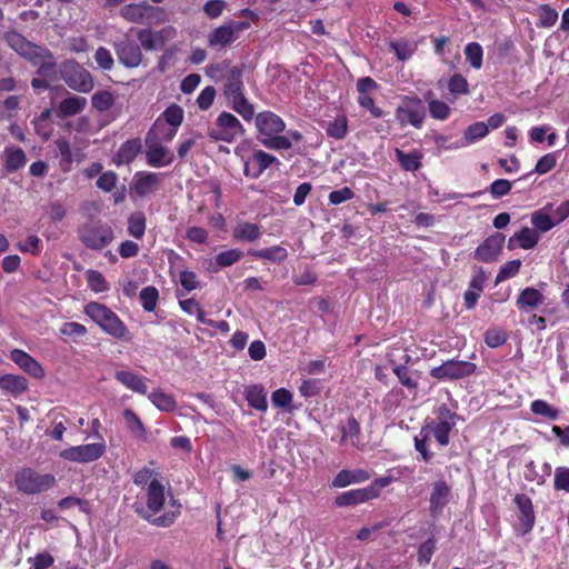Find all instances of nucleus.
I'll return each instance as SVG.
<instances>
[{
    "instance_id": "nucleus-1",
    "label": "nucleus",
    "mask_w": 569,
    "mask_h": 569,
    "mask_svg": "<svg viewBox=\"0 0 569 569\" xmlns=\"http://www.w3.org/2000/svg\"><path fill=\"white\" fill-rule=\"evenodd\" d=\"M4 39L10 48L37 68L38 76L52 77L58 73L54 56L48 48L30 42L17 31L7 32Z\"/></svg>"
},
{
    "instance_id": "nucleus-2",
    "label": "nucleus",
    "mask_w": 569,
    "mask_h": 569,
    "mask_svg": "<svg viewBox=\"0 0 569 569\" xmlns=\"http://www.w3.org/2000/svg\"><path fill=\"white\" fill-rule=\"evenodd\" d=\"M257 129V140L267 149L273 151L289 150L292 148L288 137H282L286 131V122L277 113L266 110L253 113Z\"/></svg>"
},
{
    "instance_id": "nucleus-3",
    "label": "nucleus",
    "mask_w": 569,
    "mask_h": 569,
    "mask_svg": "<svg viewBox=\"0 0 569 569\" xmlns=\"http://www.w3.org/2000/svg\"><path fill=\"white\" fill-rule=\"evenodd\" d=\"M244 66H233L224 79L223 94L230 107L246 121H251L254 113L253 104L244 96L242 80Z\"/></svg>"
},
{
    "instance_id": "nucleus-4",
    "label": "nucleus",
    "mask_w": 569,
    "mask_h": 569,
    "mask_svg": "<svg viewBox=\"0 0 569 569\" xmlns=\"http://www.w3.org/2000/svg\"><path fill=\"white\" fill-rule=\"evenodd\" d=\"M457 405L452 409L446 403H440L433 409L435 419L428 420L422 427H428V431L435 437L439 446L446 447L450 442V432L456 427L459 415L456 411Z\"/></svg>"
},
{
    "instance_id": "nucleus-5",
    "label": "nucleus",
    "mask_w": 569,
    "mask_h": 569,
    "mask_svg": "<svg viewBox=\"0 0 569 569\" xmlns=\"http://www.w3.org/2000/svg\"><path fill=\"white\" fill-rule=\"evenodd\" d=\"M84 313L94 321L104 332L116 339H124L128 329L123 321L107 306L99 302H89L84 307Z\"/></svg>"
},
{
    "instance_id": "nucleus-6",
    "label": "nucleus",
    "mask_w": 569,
    "mask_h": 569,
    "mask_svg": "<svg viewBox=\"0 0 569 569\" xmlns=\"http://www.w3.org/2000/svg\"><path fill=\"white\" fill-rule=\"evenodd\" d=\"M81 242L91 250L100 251L114 239L113 229L101 220H90L79 229Z\"/></svg>"
},
{
    "instance_id": "nucleus-7",
    "label": "nucleus",
    "mask_w": 569,
    "mask_h": 569,
    "mask_svg": "<svg viewBox=\"0 0 569 569\" xmlns=\"http://www.w3.org/2000/svg\"><path fill=\"white\" fill-rule=\"evenodd\" d=\"M59 72L67 86L74 91L88 93L93 89L94 82L91 73L76 60L62 62Z\"/></svg>"
},
{
    "instance_id": "nucleus-8",
    "label": "nucleus",
    "mask_w": 569,
    "mask_h": 569,
    "mask_svg": "<svg viewBox=\"0 0 569 569\" xmlns=\"http://www.w3.org/2000/svg\"><path fill=\"white\" fill-rule=\"evenodd\" d=\"M244 134V128L238 118L227 111L221 112L214 124L209 129L208 136L214 141L231 143Z\"/></svg>"
},
{
    "instance_id": "nucleus-9",
    "label": "nucleus",
    "mask_w": 569,
    "mask_h": 569,
    "mask_svg": "<svg viewBox=\"0 0 569 569\" xmlns=\"http://www.w3.org/2000/svg\"><path fill=\"white\" fill-rule=\"evenodd\" d=\"M14 481L19 491L33 495L50 489L56 479L50 473L41 475L31 468H24L16 473Z\"/></svg>"
},
{
    "instance_id": "nucleus-10",
    "label": "nucleus",
    "mask_w": 569,
    "mask_h": 569,
    "mask_svg": "<svg viewBox=\"0 0 569 569\" xmlns=\"http://www.w3.org/2000/svg\"><path fill=\"white\" fill-rule=\"evenodd\" d=\"M395 117L401 127L411 124L416 129H421L426 118V107L417 97H405L402 103L397 107Z\"/></svg>"
},
{
    "instance_id": "nucleus-11",
    "label": "nucleus",
    "mask_w": 569,
    "mask_h": 569,
    "mask_svg": "<svg viewBox=\"0 0 569 569\" xmlns=\"http://www.w3.org/2000/svg\"><path fill=\"white\" fill-rule=\"evenodd\" d=\"M477 366L463 360H448L430 370V376L437 380H458L475 373Z\"/></svg>"
},
{
    "instance_id": "nucleus-12",
    "label": "nucleus",
    "mask_w": 569,
    "mask_h": 569,
    "mask_svg": "<svg viewBox=\"0 0 569 569\" xmlns=\"http://www.w3.org/2000/svg\"><path fill=\"white\" fill-rule=\"evenodd\" d=\"M106 452V443L93 442L69 447L60 452V457L67 461L89 463L100 459Z\"/></svg>"
},
{
    "instance_id": "nucleus-13",
    "label": "nucleus",
    "mask_w": 569,
    "mask_h": 569,
    "mask_svg": "<svg viewBox=\"0 0 569 569\" xmlns=\"http://www.w3.org/2000/svg\"><path fill=\"white\" fill-rule=\"evenodd\" d=\"M241 160L244 176L251 179H258L272 164H280L277 157L261 149L253 150L249 156H242Z\"/></svg>"
},
{
    "instance_id": "nucleus-14",
    "label": "nucleus",
    "mask_w": 569,
    "mask_h": 569,
    "mask_svg": "<svg viewBox=\"0 0 569 569\" xmlns=\"http://www.w3.org/2000/svg\"><path fill=\"white\" fill-rule=\"evenodd\" d=\"M114 50L119 62L127 68H137L142 62L141 47L129 33L114 42Z\"/></svg>"
},
{
    "instance_id": "nucleus-15",
    "label": "nucleus",
    "mask_w": 569,
    "mask_h": 569,
    "mask_svg": "<svg viewBox=\"0 0 569 569\" xmlns=\"http://www.w3.org/2000/svg\"><path fill=\"white\" fill-rule=\"evenodd\" d=\"M148 136H150V133ZM146 142V160L150 167L162 168L173 162L174 156L169 148L159 141L151 140L149 137H147Z\"/></svg>"
},
{
    "instance_id": "nucleus-16",
    "label": "nucleus",
    "mask_w": 569,
    "mask_h": 569,
    "mask_svg": "<svg viewBox=\"0 0 569 569\" xmlns=\"http://www.w3.org/2000/svg\"><path fill=\"white\" fill-rule=\"evenodd\" d=\"M163 173L138 171L132 179V189L141 198L154 192L161 184Z\"/></svg>"
},
{
    "instance_id": "nucleus-17",
    "label": "nucleus",
    "mask_w": 569,
    "mask_h": 569,
    "mask_svg": "<svg viewBox=\"0 0 569 569\" xmlns=\"http://www.w3.org/2000/svg\"><path fill=\"white\" fill-rule=\"evenodd\" d=\"M505 236L502 233H495L488 237L482 243L478 246L475 251V258L478 261L490 263L495 261L502 250Z\"/></svg>"
},
{
    "instance_id": "nucleus-18",
    "label": "nucleus",
    "mask_w": 569,
    "mask_h": 569,
    "mask_svg": "<svg viewBox=\"0 0 569 569\" xmlns=\"http://www.w3.org/2000/svg\"><path fill=\"white\" fill-rule=\"evenodd\" d=\"M379 497L378 489L373 487H366L359 489H352L349 491H345L335 499V505L337 507H350L363 503L371 499H376Z\"/></svg>"
},
{
    "instance_id": "nucleus-19",
    "label": "nucleus",
    "mask_w": 569,
    "mask_h": 569,
    "mask_svg": "<svg viewBox=\"0 0 569 569\" xmlns=\"http://www.w3.org/2000/svg\"><path fill=\"white\" fill-rule=\"evenodd\" d=\"M513 502L519 511L518 519L521 533L526 535L532 530L536 521L532 501L528 496L518 493L515 496Z\"/></svg>"
},
{
    "instance_id": "nucleus-20",
    "label": "nucleus",
    "mask_w": 569,
    "mask_h": 569,
    "mask_svg": "<svg viewBox=\"0 0 569 569\" xmlns=\"http://www.w3.org/2000/svg\"><path fill=\"white\" fill-rule=\"evenodd\" d=\"M10 359L29 376L36 379H41L44 377V370L42 366L26 351L21 349H13L10 352Z\"/></svg>"
},
{
    "instance_id": "nucleus-21",
    "label": "nucleus",
    "mask_w": 569,
    "mask_h": 569,
    "mask_svg": "<svg viewBox=\"0 0 569 569\" xmlns=\"http://www.w3.org/2000/svg\"><path fill=\"white\" fill-rule=\"evenodd\" d=\"M450 487L445 480H438L432 486L429 499V511L433 518L441 515L443 508L449 501Z\"/></svg>"
},
{
    "instance_id": "nucleus-22",
    "label": "nucleus",
    "mask_w": 569,
    "mask_h": 569,
    "mask_svg": "<svg viewBox=\"0 0 569 569\" xmlns=\"http://www.w3.org/2000/svg\"><path fill=\"white\" fill-rule=\"evenodd\" d=\"M114 379L123 387L136 393L143 396L148 393L149 379L144 376L130 370H117L114 372Z\"/></svg>"
},
{
    "instance_id": "nucleus-23",
    "label": "nucleus",
    "mask_w": 569,
    "mask_h": 569,
    "mask_svg": "<svg viewBox=\"0 0 569 569\" xmlns=\"http://www.w3.org/2000/svg\"><path fill=\"white\" fill-rule=\"evenodd\" d=\"M372 477V472L367 469H343L332 479L331 486L335 488H345L355 483H362Z\"/></svg>"
},
{
    "instance_id": "nucleus-24",
    "label": "nucleus",
    "mask_w": 569,
    "mask_h": 569,
    "mask_svg": "<svg viewBox=\"0 0 569 569\" xmlns=\"http://www.w3.org/2000/svg\"><path fill=\"white\" fill-rule=\"evenodd\" d=\"M142 143L139 138L129 139L124 141L118 149L114 156V163L119 166L131 163L136 157L141 152Z\"/></svg>"
},
{
    "instance_id": "nucleus-25",
    "label": "nucleus",
    "mask_w": 569,
    "mask_h": 569,
    "mask_svg": "<svg viewBox=\"0 0 569 569\" xmlns=\"http://www.w3.org/2000/svg\"><path fill=\"white\" fill-rule=\"evenodd\" d=\"M545 301L543 295L536 288L527 287L518 296L516 305L522 312H530Z\"/></svg>"
},
{
    "instance_id": "nucleus-26",
    "label": "nucleus",
    "mask_w": 569,
    "mask_h": 569,
    "mask_svg": "<svg viewBox=\"0 0 569 569\" xmlns=\"http://www.w3.org/2000/svg\"><path fill=\"white\" fill-rule=\"evenodd\" d=\"M164 500V486L158 479H152L147 488L148 509L158 513L162 509Z\"/></svg>"
},
{
    "instance_id": "nucleus-27",
    "label": "nucleus",
    "mask_w": 569,
    "mask_h": 569,
    "mask_svg": "<svg viewBox=\"0 0 569 569\" xmlns=\"http://www.w3.org/2000/svg\"><path fill=\"white\" fill-rule=\"evenodd\" d=\"M238 39L229 23L213 29L208 36V44L211 48H224Z\"/></svg>"
},
{
    "instance_id": "nucleus-28",
    "label": "nucleus",
    "mask_w": 569,
    "mask_h": 569,
    "mask_svg": "<svg viewBox=\"0 0 569 569\" xmlns=\"http://www.w3.org/2000/svg\"><path fill=\"white\" fill-rule=\"evenodd\" d=\"M244 396L250 407L266 412L268 410L267 392L261 385H250L244 389Z\"/></svg>"
},
{
    "instance_id": "nucleus-29",
    "label": "nucleus",
    "mask_w": 569,
    "mask_h": 569,
    "mask_svg": "<svg viewBox=\"0 0 569 569\" xmlns=\"http://www.w3.org/2000/svg\"><path fill=\"white\" fill-rule=\"evenodd\" d=\"M248 254L254 259L268 260L273 263H280L288 258V251L282 246H272L263 249H250Z\"/></svg>"
},
{
    "instance_id": "nucleus-30",
    "label": "nucleus",
    "mask_w": 569,
    "mask_h": 569,
    "mask_svg": "<svg viewBox=\"0 0 569 569\" xmlns=\"http://www.w3.org/2000/svg\"><path fill=\"white\" fill-rule=\"evenodd\" d=\"M0 389L17 397L28 389V381L22 376L7 373L0 376Z\"/></svg>"
},
{
    "instance_id": "nucleus-31",
    "label": "nucleus",
    "mask_w": 569,
    "mask_h": 569,
    "mask_svg": "<svg viewBox=\"0 0 569 569\" xmlns=\"http://www.w3.org/2000/svg\"><path fill=\"white\" fill-rule=\"evenodd\" d=\"M4 168L8 172H14L23 168L27 163V156L20 147L8 146L4 149Z\"/></svg>"
},
{
    "instance_id": "nucleus-32",
    "label": "nucleus",
    "mask_w": 569,
    "mask_h": 569,
    "mask_svg": "<svg viewBox=\"0 0 569 569\" xmlns=\"http://www.w3.org/2000/svg\"><path fill=\"white\" fill-rule=\"evenodd\" d=\"M87 106V99L80 96H70L63 99L58 106L61 117H73L81 113Z\"/></svg>"
},
{
    "instance_id": "nucleus-33",
    "label": "nucleus",
    "mask_w": 569,
    "mask_h": 569,
    "mask_svg": "<svg viewBox=\"0 0 569 569\" xmlns=\"http://www.w3.org/2000/svg\"><path fill=\"white\" fill-rule=\"evenodd\" d=\"M137 38L146 50H157L164 46L166 40L162 31H152L150 29L138 30Z\"/></svg>"
},
{
    "instance_id": "nucleus-34",
    "label": "nucleus",
    "mask_w": 569,
    "mask_h": 569,
    "mask_svg": "<svg viewBox=\"0 0 569 569\" xmlns=\"http://www.w3.org/2000/svg\"><path fill=\"white\" fill-rule=\"evenodd\" d=\"M151 9V6L146 1L140 3H130L121 8L120 16L127 21L140 23L148 16V12Z\"/></svg>"
},
{
    "instance_id": "nucleus-35",
    "label": "nucleus",
    "mask_w": 569,
    "mask_h": 569,
    "mask_svg": "<svg viewBox=\"0 0 569 569\" xmlns=\"http://www.w3.org/2000/svg\"><path fill=\"white\" fill-rule=\"evenodd\" d=\"M232 236L238 241L253 242L260 238V227L251 222H239L233 228Z\"/></svg>"
},
{
    "instance_id": "nucleus-36",
    "label": "nucleus",
    "mask_w": 569,
    "mask_h": 569,
    "mask_svg": "<svg viewBox=\"0 0 569 569\" xmlns=\"http://www.w3.org/2000/svg\"><path fill=\"white\" fill-rule=\"evenodd\" d=\"M549 210H551V203H548L542 209L532 213L531 223L535 229L547 232L557 224V221H555Z\"/></svg>"
},
{
    "instance_id": "nucleus-37",
    "label": "nucleus",
    "mask_w": 569,
    "mask_h": 569,
    "mask_svg": "<svg viewBox=\"0 0 569 569\" xmlns=\"http://www.w3.org/2000/svg\"><path fill=\"white\" fill-rule=\"evenodd\" d=\"M123 420L126 423L127 429L130 431V433L139 439V440H146L147 438V429L144 425L142 423L141 419L137 416V413L130 409L127 408L123 411Z\"/></svg>"
},
{
    "instance_id": "nucleus-38",
    "label": "nucleus",
    "mask_w": 569,
    "mask_h": 569,
    "mask_svg": "<svg viewBox=\"0 0 569 569\" xmlns=\"http://www.w3.org/2000/svg\"><path fill=\"white\" fill-rule=\"evenodd\" d=\"M515 240L521 249L529 250L537 246L539 241V234L535 229L523 227L519 232L515 233L509 239V248L513 247Z\"/></svg>"
},
{
    "instance_id": "nucleus-39",
    "label": "nucleus",
    "mask_w": 569,
    "mask_h": 569,
    "mask_svg": "<svg viewBox=\"0 0 569 569\" xmlns=\"http://www.w3.org/2000/svg\"><path fill=\"white\" fill-rule=\"evenodd\" d=\"M397 161L405 171H417L421 167L422 154L418 150H413L409 153L403 152L400 149L395 150Z\"/></svg>"
},
{
    "instance_id": "nucleus-40",
    "label": "nucleus",
    "mask_w": 569,
    "mask_h": 569,
    "mask_svg": "<svg viewBox=\"0 0 569 569\" xmlns=\"http://www.w3.org/2000/svg\"><path fill=\"white\" fill-rule=\"evenodd\" d=\"M242 256L243 252L238 249H229L222 251L216 256L214 262L210 263L209 270L216 272L220 268L230 267L238 262L242 258Z\"/></svg>"
},
{
    "instance_id": "nucleus-41",
    "label": "nucleus",
    "mask_w": 569,
    "mask_h": 569,
    "mask_svg": "<svg viewBox=\"0 0 569 569\" xmlns=\"http://www.w3.org/2000/svg\"><path fill=\"white\" fill-rule=\"evenodd\" d=\"M147 395L148 399L160 411L171 412L177 408V401L170 393H167L162 390H154Z\"/></svg>"
},
{
    "instance_id": "nucleus-42",
    "label": "nucleus",
    "mask_w": 569,
    "mask_h": 569,
    "mask_svg": "<svg viewBox=\"0 0 569 569\" xmlns=\"http://www.w3.org/2000/svg\"><path fill=\"white\" fill-rule=\"evenodd\" d=\"M389 47L400 61L409 60L417 50V44L407 39L392 40Z\"/></svg>"
},
{
    "instance_id": "nucleus-43",
    "label": "nucleus",
    "mask_w": 569,
    "mask_h": 569,
    "mask_svg": "<svg viewBox=\"0 0 569 569\" xmlns=\"http://www.w3.org/2000/svg\"><path fill=\"white\" fill-rule=\"evenodd\" d=\"M230 61L223 60L217 63H210L204 68L206 76L213 80L214 82H219L224 80L232 69Z\"/></svg>"
},
{
    "instance_id": "nucleus-44",
    "label": "nucleus",
    "mask_w": 569,
    "mask_h": 569,
    "mask_svg": "<svg viewBox=\"0 0 569 569\" xmlns=\"http://www.w3.org/2000/svg\"><path fill=\"white\" fill-rule=\"evenodd\" d=\"M114 101L116 97L113 92L109 90L97 91L91 97L92 107L100 112L109 110Z\"/></svg>"
},
{
    "instance_id": "nucleus-45",
    "label": "nucleus",
    "mask_w": 569,
    "mask_h": 569,
    "mask_svg": "<svg viewBox=\"0 0 569 569\" xmlns=\"http://www.w3.org/2000/svg\"><path fill=\"white\" fill-rule=\"evenodd\" d=\"M146 231V217L142 212H134L128 219V233L136 238L141 239Z\"/></svg>"
},
{
    "instance_id": "nucleus-46",
    "label": "nucleus",
    "mask_w": 569,
    "mask_h": 569,
    "mask_svg": "<svg viewBox=\"0 0 569 569\" xmlns=\"http://www.w3.org/2000/svg\"><path fill=\"white\" fill-rule=\"evenodd\" d=\"M538 22L537 26L540 28H550L555 26L558 20V12L549 4H541L537 9Z\"/></svg>"
},
{
    "instance_id": "nucleus-47",
    "label": "nucleus",
    "mask_w": 569,
    "mask_h": 569,
    "mask_svg": "<svg viewBox=\"0 0 569 569\" xmlns=\"http://www.w3.org/2000/svg\"><path fill=\"white\" fill-rule=\"evenodd\" d=\"M57 149L60 154V168L63 172H68L71 170V166L73 162V154L71 151L70 143L64 139H59L56 142Z\"/></svg>"
},
{
    "instance_id": "nucleus-48",
    "label": "nucleus",
    "mask_w": 569,
    "mask_h": 569,
    "mask_svg": "<svg viewBox=\"0 0 569 569\" xmlns=\"http://www.w3.org/2000/svg\"><path fill=\"white\" fill-rule=\"evenodd\" d=\"M50 111L46 110L41 112L39 117H37L33 121L36 132L43 139L49 140L52 132L53 126L49 119Z\"/></svg>"
},
{
    "instance_id": "nucleus-49",
    "label": "nucleus",
    "mask_w": 569,
    "mask_h": 569,
    "mask_svg": "<svg viewBox=\"0 0 569 569\" xmlns=\"http://www.w3.org/2000/svg\"><path fill=\"white\" fill-rule=\"evenodd\" d=\"M530 409L535 415L545 417L549 420H557L559 417V410L541 399L532 401Z\"/></svg>"
},
{
    "instance_id": "nucleus-50",
    "label": "nucleus",
    "mask_w": 569,
    "mask_h": 569,
    "mask_svg": "<svg viewBox=\"0 0 569 569\" xmlns=\"http://www.w3.org/2000/svg\"><path fill=\"white\" fill-rule=\"evenodd\" d=\"M431 433L428 427H421L418 436L415 437V449L421 455L425 462H429L433 453L428 450L427 440Z\"/></svg>"
},
{
    "instance_id": "nucleus-51",
    "label": "nucleus",
    "mask_w": 569,
    "mask_h": 569,
    "mask_svg": "<svg viewBox=\"0 0 569 569\" xmlns=\"http://www.w3.org/2000/svg\"><path fill=\"white\" fill-rule=\"evenodd\" d=\"M140 301L144 311L151 312L156 309L159 292L153 286H148L140 291Z\"/></svg>"
},
{
    "instance_id": "nucleus-52",
    "label": "nucleus",
    "mask_w": 569,
    "mask_h": 569,
    "mask_svg": "<svg viewBox=\"0 0 569 569\" xmlns=\"http://www.w3.org/2000/svg\"><path fill=\"white\" fill-rule=\"evenodd\" d=\"M89 288L96 292L101 293L109 290V284L103 274L97 270H88L86 273Z\"/></svg>"
},
{
    "instance_id": "nucleus-53",
    "label": "nucleus",
    "mask_w": 569,
    "mask_h": 569,
    "mask_svg": "<svg viewBox=\"0 0 569 569\" xmlns=\"http://www.w3.org/2000/svg\"><path fill=\"white\" fill-rule=\"evenodd\" d=\"M465 56L470 66L475 69H480L482 66L483 50L477 42H470L465 48Z\"/></svg>"
},
{
    "instance_id": "nucleus-54",
    "label": "nucleus",
    "mask_w": 569,
    "mask_h": 569,
    "mask_svg": "<svg viewBox=\"0 0 569 569\" xmlns=\"http://www.w3.org/2000/svg\"><path fill=\"white\" fill-rule=\"evenodd\" d=\"M393 373L399 379L400 383L407 389H416L418 387V380L413 378L411 371L407 366L398 365L393 367Z\"/></svg>"
},
{
    "instance_id": "nucleus-55",
    "label": "nucleus",
    "mask_w": 569,
    "mask_h": 569,
    "mask_svg": "<svg viewBox=\"0 0 569 569\" xmlns=\"http://www.w3.org/2000/svg\"><path fill=\"white\" fill-rule=\"evenodd\" d=\"M488 134V126L485 122H475L465 131V140L467 143H473Z\"/></svg>"
},
{
    "instance_id": "nucleus-56",
    "label": "nucleus",
    "mask_w": 569,
    "mask_h": 569,
    "mask_svg": "<svg viewBox=\"0 0 569 569\" xmlns=\"http://www.w3.org/2000/svg\"><path fill=\"white\" fill-rule=\"evenodd\" d=\"M485 342L490 348H498L506 343L508 336L503 329L491 328L485 332Z\"/></svg>"
},
{
    "instance_id": "nucleus-57",
    "label": "nucleus",
    "mask_w": 569,
    "mask_h": 569,
    "mask_svg": "<svg viewBox=\"0 0 569 569\" xmlns=\"http://www.w3.org/2000/svg\"><path fill=\"white\" fill-rule=\"evenodd\" d=\"M162 117L168 124L178 128L183 120V110L178 104H171L164 110Z\"/></svg>"
},
{
    "instance_id": "nucleus-58",
    "label": "nucleus",
    "mask_w": 569,
    "mask_h": 569,
    "mask_svg": "<svg viewBox=\"0 0 569 569\" xmlns=\"http://www.w3.org/2000/svg\"><path fill=\"white\" fill-rule=\"evenodd\" d=\"M347 119L345 117H338L333 121L329 122L326 131L329 137L335 139H342L347 133Z\"/></svg>"
},
{
    "instance_id": "nucleus-59",
    "label": "nucleus",
    "mask_w": 569,
    "mask_h": 569,
    "mask_svg": "<svg viewBox=\"0 0 569 569\" xmlns=\"http://www.w3.org/2000/svg\"><path fill=\"white\" fill-rule=\"evenodd\" d=\"M435 551H436V539L433 537H431L419 546L418 562L420 565L429 563Z\"/></svg>"
},
{
    "instance_id": "nucleus-60",
    "label": "nucleus",
    "mask_w": 569,
    "mask_h": 569,
    "mask_svg": "<svg viewBox=\"0 0 569 569\" xmlns=\"http://www.w3.org/2000/svg\"><path fill=\"white\" fill-rule=\"evenodd\" d=\"M292 393L286 388H279L271 395V402L276 408L287 409L292 402Z\"/></svg>"
},
{
    "instance_id": "nucleus-61",
    "label": "nucleus",
    "mask_w": 569,
    "mask_h": 569,
    "mask_svg": "<svg viewBox=\"0 0 569 569\" xmlns=\"http://www.w3.org/2000/svg\"><path fill=\"white\" fill-rule=\"evenodd\" d=\"M448 89L453 94L469 93V83L460 73H455L448 82Z\"/></svg>"
},
{
    "instance_id": "nucleus-62",
    "label": "nucleus",
    "mask_w": 569,
    "mask_h": 569,
    "mask_svg": "<svg viewBox=\"0 0 569 569\" xmlns=\"http://www.w3.org/2000/svg\"><path fill=\"white\" fill-rule=\"evenodd\" d=\"M429 112L433 119L446 120L450 114V107L441 100L433 99L429 102Z\"/></svg>"
},
{
    "instance_id": "nucleus-63",
    "label": "nucleus",
    "mask_w": 569,
    "mask_h": 569,
    "mask_svg": "<svg viewBox=\"0 0 569 569\" xmlns=\"http://www.w3.org/2000/svg\"><path fill=\"white\" fill-rule=\"evenodd\" d=\"M94 60L100 69L109 71L113 68L114 61L110 50L104 47H99L94 53Z\"/></svg>"
},
{
    "instance_id": "nucleus-64",
    "label": "nucleus",
    "mask_w": 569,
    "mask_h": 569,
    "mask_svg": "<svg viewBox=\"0 0 569 569\" xmlns=\"http://www.w3.org/2000/svg\"><path fill=\"white\" fill-rule=\"evenodd\" d=\"M556 490H563L569 492V468L558 467L555 470V483Z\"/></svg>"
}]
</instances>
